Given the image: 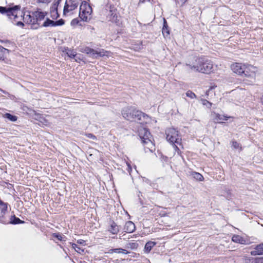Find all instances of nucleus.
Segmentation results:
<instances>
[{
    "instance_id": "34",
    "label": "nucleus",
    "mask_w": 263,
    "mask_h": 263,
    "mask_svg": "<svg viewBox=\"0 0 263 263\" xmlns=\"http://www.w3.org/2000/svg\"><path fill=\"white\" fill-rule=\"evenodd\" d=\"M73 246V248L75 249V250L77 251V252H78L79 251L77 249V248L78 247V246L76 245V244H73L72 245Z\"/></svg>"
},
{
    "instance_id": "21",
    "label": "nucleus",
    "mask_w": 263,
    "mask_h": 263,
    "mask_svg": "<svg viewBox=\"0 0 263 263\" xmlns=\"http://www.w3.org/2000/svg\"><path fill=\"white\" fill-rule=\"evenodd\" d=\"M155 245V243L152 241L147 242L144 247L145 251L148 253Z\"/></svg>"
},
{
    "instance_id": "29",
    "label": "nucleus",
    "mask_w": 263,
    "mask_h": 263,
    "mask_svg": "<svg viewBox=\"0 0 263 263\" xmlns=\"http://www.w3.org/2000/svg\"><path fill=\"white\" fill-rule=\"evenodd\" d=\"M202 104L204 105H206L208 107L210 108L211 107L212 105V103L207 101L206 100H202Z\"/></svg>"
},
{
    "instance_id": "15",
    "label": "nucleus",
    "mask_w": 263,
    "mask_h": 263,
    "mask_svg": "<svg viewBox=\"0 0 263 263\" xmlns=\"http://www.w3.org/2000/svg\"><path fill=\"white\" fill-rule=\"evenodd\" d=\"M108 231L112 234H117L119 231L118 226L114 221L111 222L108 227Z\"/></svg>"
},
{
    "instance_id": "31",
    "label": "nucleus",
    "mask_w": 263,
    "mask_h": 263,
    "mask_svg": "<svg viewBox=\"0 0 263 263\" xmlns=\"http://www.w3.org/2000/svg\"><path fill=\"white\" fill-rule=\"evenodd\" d=\"M52 0H36L38 3L49 4Z\"/></svg>"
},
{
    "instance_id": "3",
    "label": "nucleus",
    "mask_w": 263,
    "mask_h": 263,
    "mask_svg": "<svg viewBox=\"0 0 263 263\" xmlns=\"http://www.w3.org/2000/svg\"><path fill=\"white\" fill-rule=\"evenodd\" d=\"M123 117L126 120L131 121H139L141 119L143 114L133 107H127L123 109L122 111Z\"/></svg>"
},
{
    "instance_id": "18",
    "label": "nucleus",
    "mask_w": 263,
    "mask_h": 263,
    "mask_svg": "<svg viewBox=\"0 0 263 263\" xmlns=\"http://www.w3.org/2000/svg\"><path fill=\"white\" fill-rule=\"evenodd\" d=\"M230 117L216 114L215 115L214 121L217 122H222V121H227Z\"/></svg>"
},
{
    "instance_id": "41",
    "label": "nucleus",
    "mask_w": 263,
    "mask_h": 263,
    "mask_svg": "<svg viewBox=\"0 0 263 263\" xmlns=\"http://www.w3.org/2000/svg\"><path fill=\"white\" fill-rule=\"evenodd\" d=\"M132 245H134V246L135 247L137 245V244L135 243H132Z\"/></svg>"
},
{
    "instance_id": "33",
    "label": "nucleus",
    "mask_w": 263,
    "mask_h": 263,
    "mask_svg": "<svg viewBox=\"0 0 263 263\" xmlns=\"http://www.w3.org/2000/svg\"><path fill=\"white\" fill-rule=\"evenodd\" d=\"M165 28H167V24H166V21H165V19H164V26H163V27L162 29V33L164 35H165Z\"/></svg>"
},
{
    "instance_id": "12",
    "label": "nucleus",
    "mask_w": 263,
    "mask_h": 263,
    "mask_svg": "<svg viewBox=\"0 0 263 263\" xmlns=\"http://www.w3.org/2000/svg\"><path fill=\"white\" fill-rule=\"evenodd\" d=\"M59 4V2H57L53 4L52 6L50 8V17L53 20L57 19L59 16V15L58 14V8Z\"/></svg>"
},
{
    "instance_id": "9",
    "label": "nucleus",
    "mask_w": 263,
    "mask_h": 263,
    "mask_svg": "<svg viewBox=\"0 0 263 263\" xmlns=\"http://www.w3.org/2000/svg\"><path fill=\"white\" fill-rule=\"evenodd\" d=\"M20 7L19 6H15L12 8H6L0 6V13L4 14L7 13L8 16L12 15L16 19L18 17V14H22V12L20 10Z\"/></svg>"
},
{
    "instance_id": "25",
    "label": "nucleus",
    "mask_w": 263,
    "mask_h": 263,
    "mask_svg": "<svg viewBox=\"0 0 263 263\" xmlns=\"http://www.w3.org/2000/svg\"><path fill=\"white\" fill-rule=\"evenodd\" d=\"M186 95L187 97H188L191 99L196 98V95L191 90H188L186 92Z\"/></svg>"
},
{
    "instance_id": "32",
    "label": "nucleus",
    "mask_w": 263,
    "mask_h": 263,
    "mask_svg": "<svg viewBox=\"0 0 263 263\" xmlns=\"http://www.w3.org/2000/svg\"><path fill=\"white\" fill-rule=\"evenodd\" d=\"M53 237L57 238L59 240H62L63 238V237L61 235L57 234H53Z\"/></svg>"
},
{
    "instance_id": "10",
    "label": "nucleus",
    "mask_w": 263,
    "mask_h": 263,
    "mask_svg": "<svg viewBox=\"0 0 263 263\" xmlns=\"http://www.w3.org/2000/svg\"><path fill=\"white\" fill-rule=\"evenodd\" d=\"M85 52L89 54V56L93 58H98L104 56H108L109 52L105 51L103 49H100L99 50H95L90 48H86L85 49Z\"/></svg>"
},
{
    "instance_id": "5",
    "label": "nucleus",
    "mask_w": 263,
    "mask_h": 263,
    "mask_svg": "<svg viewBox=\"0 0 263 263\" xmlns=\"http://www.w3.org/2000/svg\"><path fill=\"white\" fill-rule=\"evenodd\" d=\"M92 9L86 1H83L80 6L79 17L82 21L88 22L92 17Z\"/></svg>"
},
{
    "instance_id": "8",
    "label": "nucleus",
    "mask_w": 263,
    "mask_h": 263,
    "mask_svg": "<svg viewBox=\"0 0 263 263\" xmlns=\"http://www.w3.org/2000/svg\"><path fill=\"white\" fill-rule=\"evenodd\" d=\"M22 12V14L21 16V14H18V16H20L21 17H23V20L24 22L28 24H31V25H35L36 24V21L35 20V15H34V12L32 13L31 14L30 12H27V13L25 12ZM17 18H16V25L19 26H24V24L23 22L21 21H17Z\"/></svg>"
},
{
    "instance_id": "23",
    "label": "nucleus",
    "mask_w": 263,
    "mask_h": 263,
    "mask_svg": "<svg viewBox=\"0 0 263 263\" xmlns=\"http://www.w3.org/2000/svg\"><path fill=\"white\" fill-rule=\"evenodd\" d=\"M4 117L8 119L11 121L15 122L17 120V117L9 113H6L4 115Z\"/></svg>"
},
{
    "instance_id": "39",
    "label": "nucleus",
    "mask_w": 263,
    "mask_h": 263,
    "mask_svg": "<svg viewBox=\"0 0 263 263\" xmlns=\"http://www.w3.org/2000/svg\"><path fill=\"white\" fill-rule=\"evenodd\" d=\"M181 1L183 2V3H184L185 2L187 1V0H181Z\"/></svg>"
},
{
    "instance_id": "13",
    "label": "nucleus",
    "mask_w": 263,
    "mask_h": 263,
    "mask_svg": "<svg viewBox=\"0 0 263 263\" xmlns=\"http://www.w3.org/2000/svg\"><path fill=\"white\" fill-rule=\"evenodd\" d=\"M1 222L4 224L12 223V224H18L24 223L23 221H22L20 218L16 217L11 216L10 220L7 219L6 218H4V220H1Z\"/></svg>"
},
{
    "instance_id": "45",
    "label": "nucleus",
    "mask_w": 263,
    "mask_h": 263,
    "mask_svg": "<svg viewBox=\"0 0 263 263\" xmlns=\"http://www.w3.org/2000/svg\"><path fill=\"white\" fill-rule=\"evenodd\" d=\"M260 260L263 261V259H260Z\"/></svg>"
},
{
    "instance_id": "19",
    "label": "nucleus",
    "mask_w": 263,
    "mask_h": 263,
    "mask_svg": "<svg viewBox=\"0 0 263 263\" xmlns=\"http://www.w3.org/2000/svg\"><path fill=\"white\" fill-rule=\"evenodd\" d=\"M232 240L234 242L240 244H245L246 243V240L239 235H234L232 238Z\"/></svg>"
},
{
    "instance_id": "20",
    "label": "nucleus",
    "mask_w": 263,
    "mask_h": 263,
    "mask_svg": "<svg viewBox=\"0 0 263 263\" xmlns=\"http://www.w3.org/2000/svg\"><path fill=\"white\" fill-rule=\"evenodd\" d=\"M9 53V50L0 46V60L4 59L5 55Z\"/></svg>"
},
{
    "instance_id": "40",
    "label": "nucleus",
    "mask_w": 263,
    "mask_h": 263,
    "mask_svg": "<svg viewBox=\"0 0 263 263\" xmlns=\"http://www.w3.org/2000/svg\"><path fill=\"white\" fill-rule=\"evenodd\" d=\"M261 103H262V104L263 105V95H262V97L261 98Z\"/></svg>"
},
{
    "instance_id": "27",
    "label": "nucleus",
    "mask_w": 263,
    "mask_h": 263,
    "mask_svg": "<svg viewBox=\"0 0 263 263\" xmlns=\"http://www.w3.org/2000/svg\"><path fill=\"white\" fill-rule=\"evenodd\" d=\"M232 146L235 149H241V147L240 146V144L236 141H232Z\"/></svg>"
},
{
    "instance_id": "4",
    "label": "nucleus",
    "mask_w": 263,
    "mask_h": 263,
    "mask_svg": "<svg viewBox=\"0 0 263 263\" xmlns=\"http://www.w3.org/2000/svg\"><path fill=\"white\" fill-rule=\"evenodd\" d=\"M139 135L146 148L151 152L155 150V145L152 141V135L146 128H140L139 131Z\"/></svg>"
},
{
    "instance_id": "11",
    "label": "nucleus",
    "mask_w": 263,
    "mask_h": 263,
    "mask_svg": "<svg viewBox=\"0 0 263 263\" xmlns=\"http://www.w3.org/2000/svg\"><path fill=\"white\" fill-rule=\"evenodd\" d=\"M64 22L63 20H60L57 21H54L47 18L46 21L43 23L42 26L43 27H55L58 26H61L63 25Z\"/></svg>"
},
{
    "instance_id": "30",
    "label": "nucleus",
    "mask_w": 263,
    "mask_h": 263,
    "mask_svg": "<svg viewBox=\"0 0 263 263\" xmlns=\"http://www.w3.org/2000/svg\"><path fill=\"white\" fill-rule=\"evenodd\" d=\"M79 23V21L78 18L73 19L71 22V25L72 26H76Z\"/></svg>"
},
{
    "instance_id": "38",
    "label": "nucleus",
    "mask_w": 263,
    "mask_h": 263,
    "mask_svg": "<svg viewBox=\"0 0 263 263\" xmlns=\"http://www.w3.org/2000/svg\"><path fill=\"white\" fill-rule=\"evenodd\" d=\"M245 73H247L246 71L243 72V74L245 76ZM248 74H250L251 73V71H248V72H247Z\"/></svg>"
},
{
    "instance_id": "28",
    "label": "nucleus",
    "mask_w": 263,
    "mask_h": 263,
    "mask_svg": "<svg viewBox=\"0 0 263 263\" xmlns=\"http://www.w3.org/2000/svg\"><path fill=\"white\" fill-rule=\"evenodd\" d=\"M110 13H111V16H112L111 18H110V20L112 22L116 21L117 20V15L116 13L115 12V10H110Z\"/></svg>"
},
{
    "instance_id": "37",
    "label": "nucleus",
    "mask_w": 263,
    "mask_h": 263,
    "mask_svg": "<svg viewBox=\"0 0 263 263\" xmlns=\"http://www.w3.org/2000/svg\"><path fill=\"white\" fill-rule=\"evenodd\" d=\"M78 242H79L80 243L82 244V243H84L85 241L84 240H80L78 241Z\"/></svg>"
},
{
    "instance_id": "7",
    "label": "nucleus",
    "mask_w": 263,
    "mask_h": 263,
    "mask_svg": "<svg viewBox=\"0 0 263 263\" xmlns=\"http://www.w3.org/2000/svg\"><path fill=\"white\" fill-rule=\"evenodd\" d=\"M166 135V139L168 141L172 144L177 143V144L181 145V140L178 132L174 128H167L165 131Z\"/></svg>"
},
{
    "instance_id": "35",
    "label": "nucleus",
    "mask_w": 263,
    "mask_h": 263,
    "mask_svg": "<svg viewBox=\"0 0 263 263\" xmlns=\"http://www.w3.org/2000/svg\"><path fill=\"white\" fill-rule=\"evenodd\" d=\"M165 34H166V35H168L170 34L167 28H165Z\"/></svg>"
},
{
    "instance_id": "26",
    "label": "nucleus",
    "mask_w": 263,
    "mask_h": 263,
    "mask_svg": "<svg viewBox=\"0 0 263 263\" xmlns=\"http://www.w3.org/2000/svg\"><path fill=\"white\" fill-rule=\"evenodd\" d=\"M67 54L68 56L71 58H74L77 55L76 52L75 51L69 50L67 52Z\"/></svg>"
},
{
    "instance_id": "24",
    "label": "nucleus",
    "mask_w": 263,
    "mask_h": 263,
    "mask_svg": "<svg viewBox=\"0 0 263 263\" xmlns=\"http://www.w3.org/2000/svg\"><path fill=\"white\" fill-rule=\"evenodd\" d=\"M110 251L111 253H122L124 254H127L128 253L127 251L121 248L111 249Z\"/></svg>"
},
{
    "instance_id": "44",
    "label": "nucleus",
    "mask_w": 263,
    "mask_h": 263,
    "mask_svg": "<svg viewBox=\"0 0 263 263\" xmlns=\"http://www.w3.org/2000/svg\"><path fill=\"white\" fill-rule=\"evenodd\" d=\"M1 42L3 43L4 42L2 40L0 41Z\"/></svg>"
},
{
    "instance_id": "43",
    "label": "nucleus",
    "mask_w": 263,
    "mask_h": 263,
    "mask_svg": "<svg viewBox=\"0 0 263 263\" xmlns=\"http://www.w3.org/2000/svg\"><path fill=\"white\" fill-rule=\"evenodd\" d=\"M175 148H176V149H178V148L177 147V146H176V145H175Z\"/></svg>"
},
{
    "instance_id": "17",
    "label": "nucleus",
    "mask_w": 263,
    "mask_h": 263,
    "mask_svg": "<svg viewBox=\"0 0 263 263\" xmlns=\"http://www.w3.org/2000/svg\"><path fill=\"white\" fill-rule=\"evenodd\" d=\"M251 255H261L263 254V243L259 244L257 245L255 250L251 251Z\"/></svg>"
},
{
    "instance_id": "1",
    "label": "nucleus",
    "mask_w": 263,
    "mask_h": 263,
    "mask_svg": "<svg viewBox=\"0 0 263 263\" xmlns=\"http://www.w3.org/2000/svg\"><path fill=\"white\" fill-rule=\"evenodd\" d=\"M186 66L192 71L204 73H210L213 71V64L211 61L202 58H197L192 65L186 64Z\"/></svg>"
},
{
    "instance_id": "36",
    "label": "nucleus",
    "mask_w": 263,
    "mask_h": 263,
    "mask_svg": "<svg viewBox=\"0 0 263 263\" xmlns=\"http://www.w3.org/2000/svg\"><path fill=\"white\" fill-rule=\"evenodd\" d=\"M77 249L79 251L78 252L81 253V251L83 252V250H81L79 247L77 248Z\"/></svg>"
},
{
    "instance_id": "14",
    "label": "nucleus",
    "mask_w": 263,
    "mask_h": 263,
    "mask_svg": "<svg viewBox=\"0 0 263 263\" xmlns=\"http://www.w3.org/2000/svg\"><path fill=\"white\" fill-rule=\"evenodd\" d=\"M135 224L131 221H127L124 227V230L126 233H133L135 230Z\"/></svg>"
},
{
    "instance_id": "2",
    "label": "nucleus",
    "mask_w": 263,
    "mask_h": 263,
    "mask_svg": "<svg viewBox=\"0 0 263 263\" xmlns=\"http://www.w3.org/2000/svg\"><path fill=\"white\" fill-rule=\"evenodd\" d=\"M231 68L234 72L239 75L243 74V72L245 71L246 72H248L249 70L251 71L250 74L245 73V77L252 79H255L256 73L257 71V68L256 67L253 66L252 65L246 66L245 65L238 63L232 64L231 66Z\"/></svg>"
},
{
    "instance_id": "22",
    "label": "nucleus",
    "mask_w": 263,
    "mask_h": 263,
    "mask_svg": "<svg viewBox=\"0 0 263 263\" xmlns=\"http://www.w3.org/2000/svg\"><path fill=\"white\" fill-rule=\"evenodd\" d=\"M192 175L194 177V178H195V179H196L198 181H202L204 180V178H203V176L199 173L195 172H193L192 173Z\"/></svg>"
},
{
    "instance_id": "42",
    "label": "nucleus",
    "mask_w": 263,
    "mask_h": 263,
    "mask_svg": "<svg viewBox=\"0 0 263 263\" xmlns=\"http://www.w3.org/2000/svg\"><path fill=\"white\" fill-rule=\"evenodd\" d=\"M210 92V89L209 90L207 91L206 92V94L208 95V93Z\"/></svg>"
},
{
    "instance_id": "16",
    "label": "nucleus",
    "mask_w": 263,
    "mask_h": 263,
    "mask_svg": "<svg viewBox=\"0 0 263 263\" xmlns=\"http://www.w3.org/2000/svg\"><path fill=\"white\" fill-rule=\"evenodd\" d=\"M46 15V12H41L38 11L34 12L35 20L36 21V24L37 23L38 21H41L43 20Z\"/></svg>"
},
{
    "instance_id": "6",
    "label": "nucleus",
    "mask_w": 263,
    "mask_h": 263,
    "mask_svg": "<svg viewBox=\"0 0 263 263\" xmlns=\"http://www.w3.org/2000/svg\"><path fill=\"white\" fill-rule=\"evenodd\" d=\"M79 5L78 0H66L63 8V15L64 16H71L73 11L77 9Z\"/></svg>"
}]
</instances>
